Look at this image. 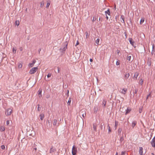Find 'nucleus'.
<instances>
[{"mask_svg": "<svg viewBox=\"0 0 155 155\" xmlns=\"http://www.w3.org/2000/svg\"><path fill=\"white\" fill-rule=\"evenodd\" d=\"M82 116H83V117H84V114H83Z\"/></svg>", "mask_w": 155, "mask_h": 155, "instance_id": "13d9d810", "label": "nucleus"}, {"mask_svg": "<svg viewBox=\"0 0 155 155\" xmlns=\"http://www.w3.org/2000/svg\"><path fill=\"white\" fill-rule=\"evenodd\" d=\"M16 49L14 48H12V52L13 54H15L16 52Z\"/></svg>", "mask_w": 155, "mask_h": 155, "instance_id": "5701e85b", "label": "nucleus"}, {"mask_svg": "<svg viewBox=\"0 0 155 155\" xmlns=\"http://www.w3.org/2000/svg\"><path fill=\"white\" fill-rule=\"evenodd\" d=\"M95 19H96L95 18H94H94H93V19H92V21H94L95 20Z\"/></svg>", "mask_w": 155, "mask_h": 155, "instance_id": "37998d69", "label": "nucleus"}, {"mask_svg": "<svg viewBox=\"0 0 155 155\" xmlns=\"http://www.w3.org/2000/svg\"><path fill=\"white\" fill-rule=\"evenodd\" d=\"M126 153V152L125 151H122L121 153V155H125Z\"/></svg>", "mask_w": 155, "mask_h": 155, "instance_id": "473e14b6", "label": "nucleus"}, {"mask_svg": "<svg viewBox=\"0 0 155 155\" xmlns=\"http://www.w3.org/2000/svg\"><path fill=\"white\" fill-rule=\"evenodd\" d=\"M151 154H152V155H154V154L153 153H151Z\"/></svg>", "mask_w": 155, "mask_h": 155, "instance_id": "603ef678", "label": "nucleus"}, {"mask_svg": "<svg viewBox=\"0 0 155 155\" xmlns=\"http://www.w3.org/2000/svg\"><path fill=\"white\" fill-rule=\"evenodd\" d=\"M105 13L106 15H110V9H108L107 10V11H105Z\"/></svg>", "mask_w": 155, "mask_h": 155, "instance_id": "1a4fd4ad", "label": "nucleus"}, {"mask_svg": "<svg viewBox=\"0 0 155 155\" xmlns=\"http://www.w3.org/2000/svg\"><path fill=\"white\" fill-rule=\"evenodd\" d=\"M40 118L41 120H43L44 118V115L42 114H41L40 115Z\"/></svg>", "mask_w": 155, "mask_h": 155, "instance_id": "6ab92c4d", "label": "nucleus"}, {"mask_svg": "<svg viewBox=\"0 0 155 155\" xmlns=\"http://www.w3.org/2000/svg\"><path fill=\"white\" fill-rule=\"evenodd\" d=\"M68 44L67 42H66V44H66L64 48H63V49H61V50H62L63 51H65L66 49L67 48Z\"/></svg>", "mask_w": 155, "mask_h": 155, "instance_id": "4468645a", "label": "nucleus"}, {"mask_svg": "<svg viewBox=\"0 0 155 155\" xmlns=\"http://www.w3.org/2000/svg\"><path fill=\"white\" fill-rule=\"evenodd\" d=\"M58 72H59V69L58 68Z\"/></svg>", "mask_w": 155, "mask_h": 155, "instance_id": "864d4df0", "label": "nucleus"}, {"mask_svg": "<svg viewBox=\"0 0 155 155\" xmlns=\"http://www.w3.org/2000/svg\"><path fill=\"white\" fill-rule=\"evenodd\" d=\"M106 15V18L107 20H108V17L107 15Z\"/></svg>", "mask_w": 155, "mask_h": 155, "instance_id": "c03bdc74", "label": "nucleus"}, {"mask_svg": "<svg viewBox=\"0 0 155 155\" xmlns=\"http://www.w3.org/2000/svg\"><path fill=\"white\" fill-rule=\"evenodd\" d=\"M144 18H142L140 20V24L141 25L144 22Z\"/></svg>", "mask_w": 155, "mask_h": 155, "instance_id": "dca6fc26", "label": "nucleus"}, {"mask_svg": "<svg viewBox=\"0 0 155 155\" xmlns=\"http://www.w3.org/2000/svg\"><path fill=\"white\" fill-rule=\"evenodd\" d=\"M139 75V73L137 72H136L134 73V75L133 77V79L135 80H137V77Z\"/></svg>", "mask_w": 155, "mask_h": 155, "instance_id": "0eeeda50", "label": "nucleus"}, {"mask_svg": "<svg viewBox=\"0 0 155 155\" xmlns=\"http://www.w3.org/2000/svg\"><path fill=\"white\" fill-rule=\"evenodd\" d=\"M41 108L39 107V105H38V111H39L40 110Z\"/></svg>", "mask_w": 155, "mask_h": 155, "instance_id": "c9c22d12", "label": "nucleus"}, {"mask_svg": "<svg viewBox=\"0 0 155 155\" xmlns=\"http://www.w3.org/2000/svg\"><path fill=\"white\" fill-rule=\"evenodd\" d=\"M42 90H41L39 89L38 91L39 97L40 98L42 97L41 94Z\"/></svg>", "mask_w": 155, "mask_h": 155, "instance_id": "9b49d317", "label": "nucleus"}, {"mask_svg": "<svg viewBox=\"0 0 155 155\" xmlns=\"http://www.w3.org/2000/svg\"><path fill=\"white\" fill-rule=\"evenodd\" d=\"M100 19H101V18H99V20H100Z\"/></svg>", "mask_w": 155, "mask_h": 155, "instance_id": "4d7b16f0", "label": "nucleus"}, {"mask_svg": "<svg viewBox=\"0 0 155 155\" xmlns=\"http://www.w3.org/2000/svg\"><path fill=\"white\" fill-rule=\"evenodd\" d=\"M131 110V109L129 108H127V109L126 110L125 114L126 115L128 113H129Z\"/></svg>", "mask_w": 155, "mask_h": 155, "instance_id": "9d476101", "label": "nucleus"}, {"mask_svg": "<svg viewBox=\"0 0 155 155\" xmlns=\"http://www.w3.org/2000/svg\"><path fill=\"white\" fill-rule=\"evenodd\" d=\"M50 5V2H48L47 4L46 5V8H48Z\"/></svg>", "mask_w": 155, "mask_h": 155, "instance_id": "c756f323", "label": "nucleus"}, {"mask_svg": "<svg viewBox=\"0 0 155 155\" xmlns=\"http://www.w3.org/2000/svg\"><path fill=\"white\" fill-rule=\"evenodd\" d=\"M20 50L21 51H22V50H23V48H22V47H21L20 48Z\"/></svg>", "mask_w": 155, "mask_h": 155, "instance_id": "a18cd8bd", "label": "nucleus"}, {"mask_svg": "<svg viewBox=\"0 0 155 155\" xmlns=\"http://www.w3.org/2000/svg\"><path fill=\"white\" fill-rule=\"evenodd\" d=\"M90 62H92L93 61V60L92 59H90Z\"/></svg>", "mask_w": 155, "mask_h": 155, "instance_id": "49530a36", "label": "nucleus"}, {"mask_svg": "<svg viewBox=\"0 0 155 155\" xmlns=\"http://www.w3.org/2000/svg\"><path fill=\"white\" fill-rule=\"evenodd\" d=\"M121 19H122V20H121V21L122 22H123L124 23V16L123 15H121Z\"/></svg>", "mask_w": 155, "mask_h": 155, "instance_id": "393cba45", "label": "nucleus"}, {"mask_svg": "<svg viewBox=\"0 0 155 155\" xmlns=\"http://www.w3.org/2000/svg\"><path fill=\"white\" fill-rule=\"evenodd\" d=\"M36 61L35 60H34L32 63H30L28 64V66L29 68H31L33 67L35 64L36 63Z\"/></svg>", "mask_w": 155, "mask_h": 155, "instance_id": "423d86ee", "label": "nucleus"}, {"mask_svg": "<svg viewBox=\"0 0 155 155\" xmlns=\"http://www.w3.org/2000/svg\"><path fill=\"white\" fill-rule=\"evenodd\" d=\"M129 41L130 42V43L133 46L134 45V42L132 38H129Z\"/></svg>", "mask_w": 155, "mask_h": 155, "instance_id": "f8f14e48", "label": "nucleus"}, {"mask_svg": "<svg viewBox=\"0 0 155 155\" xmlns=\"http://www.w3.org/2000/svg\"><path fill=\"white\" fill-rule=\"evenodd\" d=\"M40 7L42 8L43 7L44 5V1H42L40 2Z\"/></svg>", "mask_w": 155, "mask_h": 155, "instance_id": "2eb2a0df", "label": "nucleus"}, {"mask_svg": "<svg viewBox=\"0 0 155 155\" xmlns=\"http://www.w3.org/2000/svg\"><path fill=\"white\" fill-rule=\"evenodd\" d=\"M142 112V110H139V112L140 113H141Z\"/></svg>", "mask_w": 155, "mask_h": 155, "instance_id": "09e8293b", "label": "nucleus"}, {"mask_svg": "<svg viewBox=\"0 0 155 155\" xmlns=\"http://www.w3.org/2000/svg\"><path fill=\"white\" fill-rule=\"evenodd\" d=\"M78 152L77 148L76 146L74 145L73 146L72 150V153L73 155H75Z\"/></svg>", "mask_w": 155, "mask_h": 155, "instance_id": "f257e3e1", "label": "nucleus"}, {"mask_svg": "<svg viewBox=\"0 0 155 155\" xmlns=\"http://www.w3.org/2000/svg\"><path fill=\"white\" fill-rule=\"evenodd\" d=\"M130 74L129 73H127L125 74L124 76V79L127 80L129 77Z\"/></svg>", "mask_w": 155, "mask_h": 155, "instance_id": "ddd939ff", "label": "nucleus"}, {"mask_svg": "<svg viewBox=\"0 0 155 155\" xmlns=\"http://www.w3.org/2000/svg\"><path fill=\"white\" fill-rule=\"evenodd\" d=\"M108 129L109 131V133H110L111 132V130L110 129V127L109 125H108Z\"/></svg>", "mask_w": 155, "mask_h": 155, "instance_id": "c85d7f7f", "label": "nucleus"}, {"mask_svg": "<svg viewBox=\"0 0 155 155\" xmlns=\"http://www.w3.org/2000/svg\"><path fill=\"white\" fill-rule=\"evenodd\" d=\"M12 112V109L8 108V109L5 112V114L7 116H9L11 114Z\"/></svg>", "mask_w": 155, "mask_h": 155, "instance_id": "7ed1b4c3", "label": "nucleus"}, {"mask_svg": "<svg viewBox=\"0 0 155 155\" xmlns=\"http://www.w3.org/2000/svg\"><path fill=\"white\" fill-rule=\"evenodd\" d=\"M53 152V149L52 148H51L50 150V153H51Z\"/></svg>", "mask_w": 155, "mask_h": 155, "instance_id": "e433bc0d", "label": "nucleus"}, {"mask_svg": "<svg viewBox=\"0 0 155 155\" xmlns=\"http://www.w3.org/2000/svg\"><path fill=\"white\" fill-rule=\"evenodd\" d=\"M34 150H35V151L37 150V148H36V147H35V148H34Z\"/></svg>", "mask_w": 155, "mask_h": 155, "instance_id": "8fccbe9b", "label": "nucleus"}, {"mask_svg": "<svg viewBox=\"0 0 155 155\" xmlns=\"http://www.w3.org/2000/svg\"><path fill=\"white\" fill-rule=\"evenodd\" d=\"M143 148L142 147H139V153L140 155H143Z\"/></svg>", "mask_w": 155, "mask_h": 155, "instance_id": "6e6552de", "label": "nucleus"}, {"mask_svg": "<svg viewBox=\"0 0 155 155\" xmlns=\"http://www.w3.org/2000/svg\"><path fill=\"white\" fill-rule=\"evenodd\" d=\"M71 99L70 98L69 99V100L68 101V102L67 103V104H68V105H70V104H71Z\"/></svg>", "mask_w": 155, "mask_h": 155, "instance_id": "4be33fe9", "label": "nucleus"}, {"mask_svg": "<svg viewBox=\"0 0 155 155\" xmlns=\"http://www.w3.org/2000/svg\"><path fill=\"white\" fill-rule=\"evenodd\" d=\"M79 44V41H77L76 44L75 45V46H76L77 45H78Z\"/></svg>", "mask_w": 155, "mask_h": 155, "instance_id": "ea45409f", "label": "nucleus"}, {"mask_svg": "<svg viewBox=\"0 0 155 155\" xmlns=\"http://www.w3.org/2000/svg\"><path fill=\"white\" fill-rule=\"evenodd\" d=\"M1 148L3 150H4L5 148V146L4 145H2L1 146Z\"/></svg>", "mask_w": 155, "mask_h": 155, "instance_id": "72a5a7b5", "label": "nucleus"}, {"mask_svg": "<svg viewBox=\"0 0 155 155\" xmlns=\"http://www.w3.org/2000/svg\"><path fill=\"white\" fill-rule=\"evenodd\" d=\"M115 155H118V153L117 152L116 153Z\"/></svg>", "mask_w": 155, "mask_h": 155, "instance_id": "3c124183", "label": "nucleus"}, {"mask_svg": "<svg viewBox=\"0 0 155 155\" xmlns=\"http://www.w3.org/2000/svg\"><path fill=\"white\" fill-rule=\"evenodd\" d=\"M150 143L153 147H155V137H154L151 140Z\"/></svg>", "mask_w": 155, "mask_h": 155, "instance_id": "20e7f679", "label": "nucleus"}, {"mask_svg": "<svg viewBox=\"0 0 155 155\" xmlns=\"http://www.w3.org/2000/svg\"><path fill=\"white\" fill-rule=\"evenodd\" d=\"M0 130L1 131H3L5 130V128L3 126H1L0 127Z\"/></svg>", "mask_w": 155, "mask_h": 155, "instance_id": "f3484780", "label": "nucleus"}, {"mask_svg": "<svg viewBox=\"0 0 155 155\" xmlns=\"http://www.w3.org/2000/svg\"><path fill=\"white\" fill-rule=\"evenodd\" d=\"M99 41L100 39L99 38H98L97 39V40L96 41V43L97 45L99 44Z\"/></svg>", "mask_w": 155, "mask_h": 155, "instance_id": "bb28decb", "label": "nucleus"}, {"mask_svg": "<svg viewBox=\"0 0 155 155\" xmlns=\"http://www.w3.org/2000/svg\"><path fill=\"white\" fill-rule=\"evenodd\" d=\"M86 38H87L88 35V33L87 32H86Z\"/></svg>", "mask_w": 155, "mask_h": 155, "instance_id": "de8ad7c7", "label": "nucleus"}, {"mask_svg": "<svg viewBox=\"0 0 155 155\" xmlns=\"http://www.w3.org/2000/svg\"><path fill=\"white\" fill-rule=\"evenodd\" d=\"M131 58V56H129L127 57V59L128 60L130 61Z\"/></svg>", "mask_w": 155, "mask_h": 155, "instance_id": "cd10ccee", "label": "nucleus"}, {"mask_svg": "<svg viewBox=\"0 0 155 155\" xmlns=\"http://www.w3.org/2000/svg\"><path fill=\"white\" fill-rule=\"evenodd\" d=\"M116 64L117 65H118L120 64V63L118 61H117L116 62Z\"/></svg>", "mask_w": 155, "mask_h": 155, "instance_id": "58836bf2", "label": "nucleus"}, {"mask_svg": "<svg viewBox=\"0 0 155 155\" xmlns=\"http://www.w3.org/2000/svg\"><path fill=\"white\" fill-rule=\"evenodd\" d=\"M137 124V122L136 121L133 122L132 123V126L133 128Z\"/></svg>", "mask_w": 155, "mask_h": 155, "instance_id": "a211bd4d", "label": "nucleus"}, {"mask_svg": "<svg viewBox=\"0 0 155 155\" xmlns=\"http://www.w3.org/2000/svg\"><path fill=\"white\" fill-rule=\"evenodd\" d=\"M38 69V68L37 67L33 68L30 70L29 73L31 74H33L35 73Z\"/></svg>", "mask_w": 155, "mask_h": 155, "instance_id": "f03ea898", "label": "nucleus"}, {"mask_svg": "<svg viewBox=\"0 0 155 155\" xmlns=\"http://www.w3.org/2000/svg\"><path fill=\"white\" fill-rule=\"evenodd\" d=\"M127 91V89L126 88H123L121 89L120 91V92L121 93L124 94H125Z\"/></svg>", "mask_w": 155, "mask_h": 155, "instance_id": "39448f33", "label": "nucleus"}, {"mask_svg": "<svg viewBox=\"0 0 155 155\" xmlns=\"http://www.w3.org/2000/svg\"><path fill=\"white\" fill-rule=\"evenodd\" d=\"M67 93H68H68H69V91H68V92H67Z\"/></svg>", "mask_w": 155, "mask_h": 155, "instance_id": "5fc2aeb1", "label": "nucleus"}, {"mask_svg": "<svg viewBox=\"0 0 155 155\" xmlns=\"http://www.w3.org/2000/svg\"><path fill=\"white\" fill-rule=\"evenodd\" d=\"M93 129L94 130L96 131V126L94 125L93 127Z\"/></svg>", "mask_w": 155, "mask_h": 155, "instance_id": "7c9ffc66", "label": "nucleus"}, {"mask_svg": "<svg viewBox=\"0 0 155 155\" xmlns=\"http://www.w3.org/2000/svg\"><path fill=\"white\" fill-rule=\"evenodd\" d=\"M106 101H104L103 102V104L104 105V107H105L106 104Z\"/></svg>", "mask_w": 155, "mask_h": 155, "instance_id": "f704fd0d", "label": "nucleus"}, {"mask_svg": "<svg viewBox=\"0 0 155 155\" xmlns=\"http://www.w3.org/2000/svg\"><path fill=\"white\" fill-rule=\"evenodd\" d=\"M15 24L18 26L19 24V22L18 20H16L15 22Z\"/></svg>", "mask_w": 155, "mask_h": 155, "instance_id": "a878e982", "label": "nucleus"}, {"mask_svg": "<svg viewBox=\"0 0 155 155\" xmlns=\"http://www.w3.org/2000/svg\"><path fill=\"white\" fill-rule=\"evenodd\" d=\"M143 80L142 79H140V80L139 83L141 85H142L143 83Z\"/></svg>", "mask_w": 155, "mask_h": 155, "instance_id": "412c9836", "label": "nucleus"}, {"mask_svg": "<svg viewBox=\"0 0 155 155\" xmlns=\"http://www.w3.org/2000/svg\"><path fill=\"white\" fill-rule=\"evenodd\" d=\"M116 52L117 53V54H119V53L120 52V51L119 50H117L116 51Z\"/></svg>", "mask_w": 155, "mask_h": 155, "instance_id": "a19ab883", "label": "nucleus"}, {"mask_svg": "<svg viewBox=\"0 0 155 155\" xmlns=\"http://www.w3.org/2000/svg\"><path fill=\"white\" fill-rule=\"evenodd\" d=\"M9 123H10V121L9 120H8L7 121H6V124L7 125H8V124H9Z\"/></svg>", "mask_w": 155, "mask_h": 155, "instance_id": "4c0bfd02", "label": "nucleus"}, {"mask_svg": "<svg viewBox=\"0 0 155 155\" xmlns=\"http://www.w3.org/2000/svg\"><path fill=\"white\" fill-rule=\"evenodd\" d=\"M117 123L116 121H115V127H116V128H117Z\"/></svg>", "mask_w": 155, "mask_h": 155, "instance_id": "79ce46f5", "label": "nucleus"}, {"mask_svg": "<svg viewBox=\"0 0 155 155\" xmlns=\"http://www.w3.org/2000/svg\"><path fill=\"white\" fill-rule=\"evenodd\" d=\"M51 74L49 73L48 74V75H47V77L48 78H50L51 77Z\"/></svg>", "mask_w": 155, "mask_h": 155, "instance_id": "2f4dec72", "label": "nucleus"}, {"mask_svg": "<svg viewBox=\"0 0 155 155\" xmlns=\"http://www.w3.org/2000/svg\"><path fill=\"white\" fill-rule=\"evenodd\" d=\"M57 123V120L56 119H54L53 121V124L54 126L56 125Z\"/></svg>", "mask_w": 155, "mask_h": 155, "instance_id": "aec40b11", "label": "nucleus"}, {"mask_svg": "<svg viewBox=\"0 0 155 155\" xmlns=\"http://www.w3.org/2000/svg\"><path fill=\"white\" fill-rule=\"evenodd\" d=\"M48 123H50V121L49 120L48 121Z\"/></svg>", "mask_w": 155, "mask_h": 155, "instance_id": "6e6d98bb", "label": "nucleus"}, {"mask_svg": "<svg viewBox=\"0 0 155 155\" xmlns=\"http://www.w3.org/2000/svg\"><path fill=\"white\" fill-rule=\"evenodd\" d=\"M22 64H21L20 63L18 65V68H22Z\"/></svg>", "mask_w": 155, "mask_h": 155, "instance_id": "b1692460", "label": "nucleus"}]
</instances>
